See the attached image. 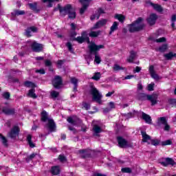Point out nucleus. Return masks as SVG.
<instances>
[{
  "label": "nucleus",
  "mask_w": 176,
  "mask_h": 176,
  "mask_svg": "<svg viewBox=\"0 0 176 176\" xmlns=\"http://www.w3.org/2000/svg\"><path fill=\"white\" fill-rule=\"evenodd\" d=\"M55 10H59L60 14L63 17H65V16L68 14L69 19L76 18V11L71 4H67L63 7L60 4H58L57 8H56Z\"/></svg>",
  "instance_id": "1"
},
{
  "label": "nucleus",
  "mask_w": 176,
  "mask_h": 176,
  "mask_svg": "<svg viewBox=\"0 0 176 176\" xmlns=\"http://www.w3.org/2000/svg\"><path fill=\"white\" fill-rule=\"evenodd\" d=\"M88 47L90 54H94L95 56L94 62L96 63V64H100L101 63V56L98 54V52H100V49H104V45H97L96 43H91Z\"/></svg>",
  "instance_id": "2"
},
{
  "label": "nucleus",
  "mask_w": 176,
  "mask_h": 176,
  "mask_svg": "<svg viewBox=\"0 0 176 176\" xmlns=\"http://www.w3.org/2000/svg\"><path fill=\"white\" fill-rule=\"evenodd\" d=\"M89 94L92 96V100L96 101V102H98V104H102V94L100 93V91L96 88L94 85L90 84L89 85Z\"/></svg>",
  "instance_id": "3"
},
{
  "label": "nucleus",
  "mask_w": 176,
  "mask_h": 176,
  "mask_svg": "<svg viewBox=\"0 0 176 176\" xmlns=\"http://www.w3.org/2000/svg\"><path fill=\"white\" fill-rule=\"evenodd\" d=\"M143 20L144 19L142 18L139 17L135 22L129 25V32H138V31L143 30L145 27V25L142 22Z\"/></svg>",
  "instance_id": "4"
},
{
  "label": "nucleus",
  "mask_w": 176,
  "mask_h": 176,
  "mask_svg": "<svg viewBox=\"0 0 176 176\" xmlns=\"http://www.w3.org/2000/svg\"><path fill=\"white\" fill-rule=\"evenodd\" d=\"M47 120V127L51 133L56 131V123L54 120L52 118H49L47 116V112L46 111H43L41 113V121L46 122Z\"/></svg>",
  "instance_id": "5"
},
{
  "label": "nucleus",
  "mask_w": 176,
  "mask_h": 176,
  "mask_svg": "<svg viewBox=\"0 0 176 176\" xmlns=\"http://www.w3.org/2000/svg\"><path fill=\"white\" fill-rule=\"evenodd\" d=\"M52 82L55 89H60L63 85V78L60 76H55Z\"/></svg>",
  "instance_id": "6"
},
{
  "label": "nucleus",
  "mask_w": 176,
  "mask_h": 176,
  "mask_svg": "<svg viewBox=\"0 0 176 176\" xmlns=\"http://www.w3.org/2000/svg\"><path fill=\"white\" fill-rule=\"evenodd\" d=\"M81 36H78L76 38H74L73 41H76L78 43H83L85 41H87L88 43H90V38L87 36L86 34V32H83L81 34Z\"/></svg>",
  "instance_id": "7"
},
{
  "label": "nucleus",
  "mask_w": 176,
  "mask_h": 176,
  "mask_svg": "<svg viewBox=\"0 0 176 176\" xmlns=\"http://www.w3.org/2000/svg\"><path fill=\"white\" fill-rule=\"evenodd\" d=\"M80 2L82 5V8L80 9V14H83L87 10V8L90 6V2L91 0H80Z\"/></svg>",
  "instance_id": "8"
},
{
  "label": "nucleus",
  "mask_w": 176,
  "mask_h": 176,
  "mask_svg": "<svg viewBox=\"0 0 176 176\" xmlns=\"http://www.w3.org/2000/svg\"><path fill=\"white\" fill-rule=\"evenodd\" d=\"M19 133H20V128L18 126H14L9 132L8 137L14 140L16 137L19 136Z\"/></svg>",
  "instance_id": "9"
},
{
  "label": "nucleus",
  "mask_w": 176,
  "mask_h": 176,
  "mask_svg": "<svg viewBox=\"0 0 176 176\" xmlns=\"http://www.w3.org/2000/svg\"><path fill=\"white\" fill-rule=\"evenodd\" d=\"M31 48L33 52H35L36 53H39V52H42V50L43 49V45L34 41L31 44Z\"/></svg>",
  "instance_id": "10"
},
{
  "label": "nucleus",
  "mask_w": 176,
  "mask_h": 176,
  "mask_svg": "<svg viewBox=\"0 0 176 176\" xmlns=\"http://www.w3.org/2000/svg\"><path fill=\"white\" fill-rule=\"evenodd\" d=\"M78 153H80V157H82V159H86L91 156V150H89V149L80 150L78 151Z\"/></svg>",
  "instance_id": "11"
},
{
  "label": "nucleus",
  "mask_w": 176,
  "mask_h": 176,
  "mask_svg": "<svg viewBox=\"0 0 176 176\" xmlns=\"http://www.w3.org/2000/svg\"><path fill=\"white\" fill-rule=\"evenodd\" d=\"M159 98V95L157 94H153L151 95H148V101L151 102V105H156L157 104V98Z\"/></svg>",
  "instance_id": "12"
},
{
  "label": "nucleus",
  "mask_w": 176,
  "mask_h": 176,
  "mask_svg": "<svg viewBox=\"0 0 176 176\" xmlns=\"http://www.w3.org/2000/svg\"><path fill=\"white\" fill-rule=\"evenodd\" d=\"M117 141L120 148H126L128 145L127 140L120 136L117 138Z\"/></svg>",
  "instance_id": "13"
},
{
  "label": "nucleus",
  "mask_w": 176,
  "mask_h": 176,
  "mask_svg": "<svg viewBox=\"0 0 176 176\" xmlns=\"http://www.w3.org/2000/svg\"><path fill=\"white\" fill-rule=\"evenodd\" d=\"M108 23V20L107 19H101L98 21L94 26V30H97L98 28H101V27H104V25H107Z\"/></svg>",
  "instance_id": "14"
},
{
  "label": "nucleus",
  "mask_w": 176,
  "mask_h": 176,
  "mask_svg": "<svg viewBox=\"0 0 176 176\" xmlns=\"http://www.w3.org/2000/svg\"><path fill=\"white\" fill-rule=\"evenodd\" d=\"M157 19V15H156V14H151L150 16L147 19V21L150 25H153L156 23Z\"/></svg>",
  "instance_id": "15"
},
{
  "label": "nucleus",
  "mask_w": 176,
  "mask_h": 176,
  "mask_svg": "<svg viewBox=\"0 0 176 176\" xmlns=\"http://www.w3.org/2000/svg\"><path fill=\"white\" fill-rule=\"evenodd\" d=\"M135 58H137V52L132 50V51L130 52V55L126 58V61L128 63H134V60H135Z\"/></svg>",
  "instance_id": "16"
},
{
  "label": "nucleus",
  "mask_w": 176,
  "mask_h": 176,
  "mask_svg": "<svg viewBox=\"0 0 176 176\" xmlns=\"http://www.w3.org/2000/svg\"><path fill=\"white\" fill-rule=\"evenodd\" d=\"M38 32V28L35 26H32L30 28H28L27 30H25V35L26 36H32L31 32Z\"/></svg>",
  "instance_id": "17"
},
{
  "label": "nucleus",
  "mask_w": 176,
  "mask_h": 176,
  "mask_svg": "<svg viewBox=\"0 0 176 176\" xmlns=\"http://www.w3.org/2000/svg\"><path fill=\"white\" fill-rule=\"evenodd\" d=\"M92 130L94 131V135H98L100 133H102V129L101 126L97 125V124H94Z\"/></svg>",
  "instance_id": "18"
},
{
  "label": "nucleus",
  "mask_w": 176,
  "mask_h": 176,
  "mask_svg": "<svg viewBox=\"0 0 176 176\" xmlns=\"http://www.w3.org/2000/svg\"><path fill=\"white\" fill-rule=\"evenodd\" d=\"M141 135L143 138V142H147V144H151V142H149V141H151V137L148 134H146V132L141 131Z\"/></svg>",
  "instance_id": "19"
},
{
  "label": "nucleus",
  "mask_w": 176,
  "mask_h": 176,
  "mask_svg": "<svg viewBox=\"0 0 176 176\" xmlns=\"http://www.w3.org/2000/svg\"><path fill=\"white\" fill-rule=\"evenodd\" d=\"M142 119L148 123V124H152V118L150 117L149 115L142 112Z\"/></svg>",
  "instance_id": "20"
},
{
  "label": "nucleus",
  "mask_w": 176,
  "mask_h": 176,
  "mask_svg": "<svg viewBox=\"0 0 176 176\" xmlns=\"http://www.w3.org/2000/svg\"><path fill=\"white\" fill-rule=\"evenodd\" d=\"M149 72H150L151 76V78H153V79H155V80L159 79V76L155 72V67H153V65L150 66Z\"/></svg>",
  "instance_id": "21"
},
{
  "label": "nucleus",
  "mask_w": 176,
  "mask_h": 176,
  "mask_svg": "<svg viewBox=\"0 0 176 176\" xmlns=\"http://www.w3.org/2000/svg\"><path fill=\"white\" fill-rule=\"evenodd\" d=\"M167 123V119L166 117H160L157 119V125L158 127H162V126H164Z\"/></svg>",
  "instance_id": "22"
},
{
  "label": "nucleus",
  "mask_w": 176,
  "mask_h": 176,
  "mask_svg": "<svg viewBox=\"0 0 176 176\" xmlns=\"http://www.w3.org/2000/svg\"><path fill=\"white\" fill-rule=\"evenodd\" d=\"M2 112L3 113H5V115H14V109L3 107L2 109Z\"/></svg>",
  "instance_id": "23"
},
{
  "label": "nucleus",
  "mask_w": 176,
  "mask_h": 176,
  "mask_svg": "<svg viewBox=\"0 0 176 176\" xmlns=\"http://www.w3.org/2000/svg\"><path fill=\"white\" fill-rule=\"evenodd\" d=\"M71 82L72 83V85H74V91L76 92L78 91V79L74 78V77H72L70 78Z\"/></svg>",
  "instance_id": "24"
},
{
  "label": "nucleus",
  "mask_w": 176,
  "mask_h": 176,
  "mask_svg": "<svg viewBox=\"0 0 176 176\" xmlns=\"http://www.w3.org/2000/svg\"><path fill=\"white\" fill-rule=\"evenodd\" d=\"M12 16H24L25 14V11L24 10H15L14 12L11 13Z\"/></svg>",
  "instance_id": "25"
},
{
  "label": "nucleus",
  "mask_w": 176,
  "mask_h": 176,
  "mask_svg": "<svg viewBox=\"0 0 176 176\" xmlns=\"http://www.w3.org/2000/svg\"><path fill=\"white\" fill-rule=\"evenodd\" d=\"M119 25V23L115 21L113 22L112 26L110 28L109 35H112V32H114V31H116L118 30Z\"/></svg>",
  "instance_id": "26"
},
{
  "label": "nucleus",
  "mask_w": 176,
  "mask_h": 176,
  "mask_svg": "<svg viewBox=\"0 0 176 176\" xmlns=\"http://www.w3.org/2000/svg\"><path fill=\"white\" fill-rule=\"evenodd\" d=\"M135 113H137V111L134 110L133 112H129L128 113H124L122 114V116L125 118L126 119L129 120L131 119V118H134Z\"/></svg>",
  "instance_id": "27"
},
{
  "label": "nucleus",
  "mask_w": 176,
  "mask_h": 176,
  "mask_svg": "<svg viewBox=\"0 0 176 176\" xmlns=\"http://www.w3.org/2000/svg\"><path fill=\"white\" fill-rule=\"evenodd\" d=\"M150 5L153 8L154 10H156V12H161L163 10V8L159 4L151 3Z\"/></svg>",
  "instance_id": "28"
},
{
  "label": "nucleus",
  "mask_w": 176,
  "mask_h": 176,
  "mask_svg": "<svg viewBox=\"0 0 176 176\" xmlns=\"http://www.w3.org/2000/svg\"><path fill=\"white\" fill-rule=\"evenodd\" d=\"M60 167L59 166H53L51 168V173L53 175H58L60 174Z\"/></svg>",
  "instance_id": "29"
},
{
  "label": "nucleus",
  "mask_w": 176,
  "mask_h": 176,
  "mask_svg": "<svg viewBox=\"0 0 176 176\" xmlns=\"http://www.w3.org/2000/svg\"><path fill=\"white\" fill-rule=\"evenodd\" d=\"M27 142L30 148H35V144L32 142V135H28Z\"/></svg>",
  "instance_id": "30"
},
{
  "label": "nucleus",
  "mask_w": 176,
  "mask_h": 176,
  "mask_svg": "<svg viewBox=\"0 0 176 176\" xmlns=\"http://www.w3.org/2000/svg\"><path fill=\"white\" fill-rule=\"evenodd\" d=\"M164 57H165L166 60H172L173 57H176V54L173 53V52H170L168 54H165L164 55Z\"/></svg>",
  "instance_id": "31"
},
{
  "label": "nucleus",
  "mask_w": 176,
  "mask_h": 176,
  "mask_svg": "<svg viewBox=\"0 0 176 176\" xmlns=\"http://www.w3.org/2000/svg\"><path fill=\"white\" fill-rule=\"evenodd\" d=\"M28 96L31 97L32 98H37L38 96L35 94V89L32 88V89L29 90Z\"/></svg>",
  "instance_id": "32"
},
{
  "label": "nucleus",
  "mask_w": 176,
  "mask_h": 176,
  "mask_svg": "<svg viewBox=\"0 0 176 176\" xmlns=\"http://www.w3.org/2000/svg\"><path fill=\"white\" fill-rule=\"evenodd\" d=\"M115 19L118 20L120 23H124V20H126V16L122 14H117L115 15Z\"/></svg>",
  "instance_id": "33"
},
{
  "label": "nucleus",
  "mask_w": 176,
  "mask_h": 176,
  "mask_svg": "<svg viewBox=\"0 0 176 176\" xmlns=\"http://www.w3.org/2000/svg\"><path fill=\"white\" fill-rule=\"evenodd\" d=\"M149 39L151 41H153V42H156L157 43H162L163 42H166V41L165 37H162V38H157V39H155L152 37H150Z\"/></svg>",
  "instance_id": "34"
},
{
  "label": "nucleus",
  "mask_w": 176,
  "mask_h": 176,
  "mask_svg": "<svg viewBox=\"0 0 176 176\" xmlns=\"http://www.w3.org/2000/svg\"><path fill=\"white\" fill-rule=\"evenodd\" d=\"M149 96V95L144 94V93H141L139 94V100H140L141 101H145L146 100H148V97Z\"/></svg>",
  "instance_id": "35"
},
{
  "label": "nucleus",
  "mask_w": 176,
  "mask_h": 176,
  "mask_svg": "<svg viewBox=\"0 0 176 176\" xmlns=\"http://www.w3.org/2000/svg\"><path fill=\"white\" fill-rule=\"evenodd\" d=\"M167 49H168V45L167 44H163L159 47L158 50L160 53H164Z\"/></svg>",
  "instance_id": "36"
},
{
  "label": "nucleus",
  "mask_w": 176,
  "mask_h": 176,
  "mask_svg": "<svg viewBox=\"0 0 176 176\" xmlns=\"http://www.w3.org/2000/svg\"><path fill=\"white\" fill-rule=\"evenodd\" d=\"M100 34H101V31L100 30L96 32L92 31L89 33V36H91V38H97Z\"/></svg>",
  "instance_id": "37"
},
{
  "label": "nucleus",
  "mask_w": 176,
  "mask_h": 176,
  "mask_svg": "<svg viewBox=\"0 0 176 176\" xmlns=\"http://www.w3.org/2000/svg\"><path fill=\"white\" fill-rule=\"evenodd\" d=\"M50 96L53 100H56V98L60 96V94L57 91H52L50 92Z\"/></svg>",
  "instance_id": "38"
},
{
  "label": "nucleus",
  "mask_w": 176,
  "mask_h": 176,
  "mask_svg": "<svg viewBox=\"0 0 176 176\" xmlns=\"http://www.w3.org/2000/svg\"><path fill=\"white\" fill-rule=\"evenodd\" d=\"M0 140L3 145H4V146H8V140L5 136L2 135V134L1 133H0Z\"/></svg>",
  "instance_id": "39"
},
{
  "label": "nucleus",
  "mask_w": 176,
  "mask_h": 176,
  "mask_svg": "<svg viewBox=\"0 0 176 176\" xmlns=\"http://www.w3.org/2000/svg\"><path fill=\"white\" fill-rule=\"evenodd\" d=\"M24 85L25 87H32V89L35 87V84L31 81H26L24 82Z\"/></svg>",
  "instance_id": "40"
},
{
  "label": "nucleus",
  "mask_w": 176,
  "mask_h": 176,
  "mask_svg": "<svg viewBox=\"0 0 176 176\" xmlns=\"http://www.w3.org/2000/svg\"><path fill=\"white\" fill-rule=\"evenodd\" d=\"M113 71H123L124 69V67H123L118 64H116L113 65Z\"/></svg>",
  "instance_id": "41"
},
{
  "label": "nucleus",
  "mask_w": 176,
  "mask_h": 176,
  "mask_svg": "<svg viewBox=\"0 0 176 176\" xmlns=\"http://www.w3.org/2000/svg\"><path fill=\"white\" fill-rule=\"evenodd\" d=\"M101 78V73L96 72L94 74V76L91 78L94 80H100V78Z\"/></svg>",
  "instance_id": "42"
},
{
  "label": "nucleus",
  "mask_w": 176,
  "mask_h": 176,
  "mask_svg": "<svg viewBox=\"0 0 176 176\" xmlns=\"http://www.w3.org/2000/svg\"><path fill=\"white\" fill-rule=\"evenodd\" d=\"M28 6L30 9H32V10H36L38 8V3L36 2H34L33 3H29Z\"/></svg>",
  "instance_id": "43"
},
{
  "label": "nucleus",
  "mask_w": 176,
  "mask_h": 176,
  "mask_svg": "<svg viewBox=\"0 0 176 176\" xmlns=\"http://www.w3.org/2000/svg\"><path fill=\"white\" fill-rule=\"evenodd\" d=\"M67 120L68 123H70L73 126H76V124H77L76 120L75 119L72 118V117L68 118Z\"/></svg>",
  "instance_id": "44"
},
{
  "label": "nucleus",
  "mask_w": 176,
  "mask_h": 176,
  "mask_svg": "<svg viewBox=\"0 0 176 176\" xmlns=\"http://www.w3.org/2000/svg\"><path fill=\"white\" fill-rule=\"evenodd\" d=\"M165 160H166L168 166H169V165L174 166V164H175V162H174L172 158L167 157V158H166Z\"/></svg>",
  "instance_id": "45"
},
{
  "label": "nucleus",
  "mask_w": 176,
  "mask_h": 176,
  "mask_svg": "<svg viewBox=\"0 0 176 176\" xmlns=\"http://www.w3.org/2000/svg\"><path fill=\"white\" fill-rule=\"evenodd\" d=\"M44 3H46V2H50L47 7L52 8L53 6V4H52V2H58V0H42Z\"/></svg>",
  "instance_id": "46"
},
{
  "label": "nucleus",
  "mask_w": 176,
  "mask_h": 176,
  "mask_svg": "<svg viewBox=\"0 0 176 176\" xmlns=\"http://www.w3.org/2000/svg\"><path fill=\"white\" fill-rule=\"evenodd\" d=\"M38 154L33 153H32L30 155H29L26 159V162L28 163V162H30V160H32V159H34L35 157V156H37Z\"/></svg>",
  "instance_id": "47"
},
{
  "label": "nucleus",
  "mask_w": 176,
  "mask_h": 176,
  "mask_svg": "<svg viewBox=\"0 0 176 176\" xmlns=\"http://www.w3.org/2000/svg\"><path fill=\"white\" fill-rule=\"evenodd\" d=\"M150 144H151V145H154V146H157V145L160 144V141L157 139L151 140Z\"/></svg>",
  "instance_id": "48"
},
{
  "label": "nucleus",
  "mask_w": 176,
  "mask_h": 176,
  "mask_svg": "<svg viewBox=\"0 0 176 176\" xmlns=\"http://www.w3.org/2000/svg\"><path fill=\"white\" fill-rule=\"evenodd\" d=\"M66 46L70 53H74V48H72V44L70 42L67 43Z\"/></svg>",
  "instance_id": "49"
},
{
  "label": "nucleus",
  "mask_w": 176,
  "mask_h": 176,
  "mask_svg": "<svg viewBox=\"0 0 176 176\" xmlns=\"http://www.w3.org/2000/svg\"><path fill=\"white\" fill-rule=\"evenodd\" d=\"M173 144V141L171 140H167L162 142V146H166V145H171Z\"/></svg>",
  "instance_id": "50"
},
{
  "label": "nucleus",
  "mask_w": 176,
  "mask_h": 176,
  "mask_svg": "<svg viewBox=\"0 0 176 176\" xmlns=\"http://www.w3.org/2000/svg\"><path fill=\"white\" fill-rule=\"evenodd\" d=\"M82 107L86 109V111H89V109H90V104L87 102H82Z\"/></svg>",
  "instance_id": "51"
},
{
  "label": "nucleus",
  "mask_w": 176,
  "mask_h": 176,
  "mask_svg": "<svg viewBox=\"0 0 176 176\" xmlns=\"http://www.w3.org/2000/svg\"><path fill=\"white\" fill-rule=\"evenodd\" d=\"M2 96L6 100H9V98H10V93L9 92H4Z\"/></svg>",
  "instance_id": "52"
},
{
  "label": "nucleus",
  "mask_w": 176,
  "mask_h": 176,
  "mask_svg": "<svg viewBox=\"0 0 176 176\" xmlns=\"http://www.w3.org/2000/svg\"><path fill=\"white\" fill-rule=\"evenodd\" d=\"M153 87H155V82H151V84H149L148 85V91H153L154 90Z\"/></svg>",
  "instance_id": "53"
},
{
  "label": "nucleus",
  "mask_w": 176,
  "mask_h": 176,
  "mask_svg": "<svg viewBox=\"0 0 176 176\" xmlns=\"http://www.w3.org/2000/svg\"><path fill=\"white\" fill-rule=\"evenodd\" d=\"M121 171L122 173H127L130 174V173H131V168H122L121 169Z\"/></svg>",
  "instance_id": "54"
},
{
  "label": "nucleus",
  "mask_w": 176,
  "mask_h": 176,
  "mask_svg": "<svg viewBox=\"0 0 176 176\" xmlns=\"http://www.w3.org/2000/svg\"><path fill=\"white\" fill-rule=\"evenodd\" d=\"M36 74H41V75H45V72L44 69H36L35 71Z\"/></svg>",
  "instance_id": "55"
},
{
  "label": "nucleus",
  "mask_w": 176,
  "mask_h": 176,
  "mask_svg": "<svg viewBox=\"0 0 176 176\" xmlns=\"http://www.w3.org/2000/svg\"><path fill=\"white\" fill-rule=\"evenodd\" d=\"M168 102L170 105H173V107H176V99H170Z\"/></svg>",
  "instance_id": "56"
},
{
  "label": "nucleus",
  "mask_w": 176,
  "mask_h": 176,
  "mask_svg": "<svg viewBox=\"0 0 176 176\" xmlns=\"http://www.w3.org/2000/svg\"><path fill=\"white\" fill-rule=\"evenodd\" d=\"M65 60H58L57 61L58 68H61V66L64 64Z\"/></svg>",
  "instance_id": "57"
},
{
  "label": "nucleus",
  "mask_w": 176,
  "mask_h": 176,
  "mask_svg": "<svg viewBox=\"0 0 176 176\" xmlns=\"http://www.w3.org/2000/svg\"><path fill=\"white\" fill-rule=\"evenodd\" d=\"M58 159L60 162H65L67 160V158H65V156H64V155H60L58 156Z\"/></svg>",
  "instance_id": "58"
},
{
  "label": "nucleus",
  "mask_w": 176,
  "mask_h": 176,
  "mask_svg": "<svg viewBox=\"0 0 176 176\" xmlns=\"http://www.w3.org/2000/svg\"><path fill=\"white\" fill-rule=\"evenodd\" d=\"M164 126V131H170V125H168V124L167 122Z\"/></svg>",
  "instance_id": "59"
},
{
  "label": "nucleus",
  "mask_w": 176,
  "mask_h": 176,
  "mask_svg": "<svg viewBox=\"0 0 176 176\" xmlns=\"http://www.w3.org/2000/svg\"><path fill=\"white\" fill-rule=\"evenodd\" d=\"M45 67H52V61H50V60H45Z\"/></svg>",
  "instance_id": "60"
},
{
  "label": "nucleus",
  "mask_w": 176,
  "mask_h": 176,
  "mask_svg": "<svg viewBox=\"0 0 176 176\" xmlns=\"http://www.w3.org/2000/svg\"><path fill=\"white\" fill-rule=\"evenodd\" d=\"M141 67H136L134 69H133V74H137L138 72H141Z\"/></svg>",
  "instance_id": "61"
},
{
  "label": "nucleus",
  "mask_w": 176,
  "mask_h": 176,
  "mask_svg": "<svg viewBox=\"0 0 176 176\" xmlns=\"http://www.w3.org/2000/svg\"><path fill=\"white\" fill-rule=\"evenodd\" d=\"M70 36H72V38L76 36V32L75 30H72L70 33Z\"/></svg>",
  "instance_id": "62"
},
{
  "label": "nucleus",
  "mask_w": 176,
  "mask_h": 176,
  "mask_svg": "<svg viewBox=\"0 0 176 176\" xmlns=\"http://www.w3.org/2000/svg\"><path fill=\"white\" fill-rule=\"evenodd\" d=\"M96 12H98V14H100V15L104 14V13H105V12H104V10H102V8H98Z\"/></svg>",
  "instance_id": "63"
},
{
  "label": "nucleus",
  "mask_w": 176,
  "mask_h": 176,
  "mask_svg": "<svg viewBox=\"0 0 176 176\" xmlns=\"http://www.w3.org/2000/svg\"><path fill=\"white\" fill-rule=\"evenodd\" d=\"M109 105L110 107V109H113V108H115V103H113V102H110Z\"/></svg>",
  "instance_id": "64"
}]
</instances>
